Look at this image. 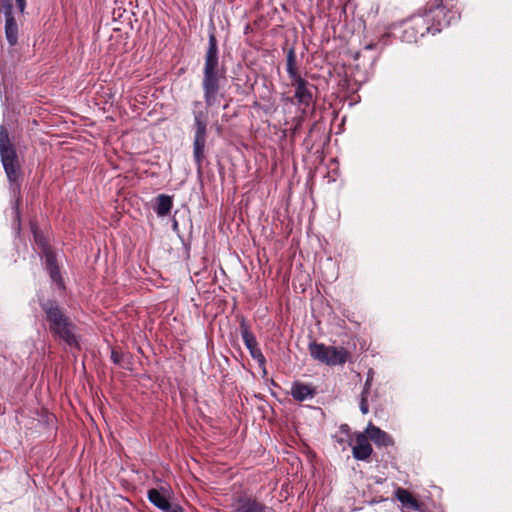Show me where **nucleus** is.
Listing matches in <instances>:
<instances>
[{"label": "nucleus", "instance_id": "f257e3e1", "mask_svg": "<svg viewBox=\"0 0 512 512\" xmlns=\"http://www.w3.org/2000/svg\"><path fill=\"white\" fill-rule=\"evenodd\" d=\"M45 314L49 332L52 337L70 348H78L79 344L75 333V325L67 316L63 307L56 300L48 299L40 302Z\"/></svg>", "mask_w": 512, "mask_h": 512}, {"label": "nucleus", "instance_id": "f03ea898", "mask_svg": "<svg viewBox=\"0 0 512 512\" xmlns=\"http://www.w3.org/2000/svg\"><path fill=\"white\" fill-rule=\"evenodd\" d=\"M224 74L225 72L219 66L218 42L212 32L208 38L202 79L203 96L207 107L213 106L216 103L220 90V81L225 77Z\"/></svg>", "mask_w": 512, "mask_h": 512}, {"label": "nucleus", "instance_id": "7ed1b4c3", "mask_svg": "<svg viewBox=\"0 0 512 512\" xmlns=\"http://www.w3.org/2000/svg\"><path fill=\"white\" fill-rule=\"evenodd\" d=\"M0 159L10 184V190L15 196L20 193L21 168L14 143L5 125L0 126Z\"/></svg>", "mask_w": 512, "mask_h": 512}, {"label": "nucleus", "instance_id": "20e7f679", "mask_svg": "<svg viewBox=\"0 0 512 512\" xmlns=\"http://www.w3.org/2000/svg\"><path fill=\"white\" fill-rule=\"evenodd\" d=\"M194 136H193V158L197 166V172L202 171V163L205 158V147L207 140L208 113L200 101L193 103Z\"/></svg>", "mask_w": 512, "mask_h": 512}, {"label": "nucleus", "instance_id": "39448f33", "mask_svg": "<svg viewBox=\"0 0 512 512\" xmlns=\"http://www.w3.org/2000/svg\"><path fill=\"white\" fill-rule=\"evenodd\" d=\"M429 19L418 14L399 23L391 24L394 38H398L402 42L413 43L426 33L434 35L437 29H434L433 25H429Z\"/></svg>", "mask_w": 512, "mask_h": 512}, {"label": "nucleus", "instance_id": "423d86ee", "mask_svg": "<svg viewBox=\"0 0 512 512\" xmlns=\"http://www.w3.org/2000/svg\"><path fill=\"white\" fill-rule=\"evenodd\" d=\"M421 16L430 18L429 25L437 29L435 34L460 20V13L457 10H448L441 0H435Z\"/></svg>", "mask_w": 512, "mask_h": 512}, {"label": "nucleus", "instance_id": "0eeeda50", "mask_svg": "<svg viewBox=\"0 0 512 512\" xmlns=\"http://www.w3.org/2000/svg\"><path fill=\"white\" fill-rule=\"evenodd\" d=\"M309 353L314 360L328 366L344 364L348 357V352L343 347L326 346L317 342L309 344Z\"/></svg>", "mask_w": 512, "mask_h": 512}, {"label": "nucleus", "instance_id": "6e6552de", "mask_svg": "<svg viewBox=\"0 0 512 512\" xmlns=\"http://www.w3.org/2000/svg\"><path fill=\"white\" fill-rule=\"evenodd\" d=\"M240 332L244 345L248 349L251 357L257 361L260 367L265 368L266 359L258 346L256 337L250 332L244 318L240 322Z\"/></svg>", "mask_w": 512, "mask_h": 512}, {"label": "nucleus", "instance_id": "1a4fd4ad", "mask_svg": "<svg viewBox=\"0 0 512 512\" xmlns=\"http://www.w3.org/2000/svg\"><path fill=\"white\" fill-rule=\"evenodd\" d=\"M229 512H274V510L254 497L240 496L233 501Z\"/></svg>", "mask_w": 512, "mask_h": 512}, {"label": "nucleus", "instance_id": "9d476101", "mask_svg": "<svg viewBox=\"0 0 512 512\" xmlns=\"http://www.w3.org/2000/svg\"><path fill=\"white\" fill-rule=\"evenodd\" d=\"M291 85L294 87V98L298 105L309 107L313 102L312 89L314 85L309 83L302 76L291 79Z\"/></svg>", "mask_w": 512, "mask_h": 512}, {"label": "nucleus", "instance_id": "9b49d317", "mask_svg": "<svg viewBox=\"0 0 512 512\" xmlns=\"http://www.w3.org/2000/svg\"><path fill=\"white\" fill-rule=\"evenodd\" d=\"M365 433L368 440L370 439L375 445L379 447H388L394 444L392 437L379 427L374 426L371 422L368 424Z\"/></svg>", "mask_w": 512, "mask_h": 512}, {"label": "nucleus", "instance_id": "f8f14e48", "mask_svg": "<svg viewBox=\"0 0 512 512\" xmlns=\"http://www.w3.org/2000/svg\"><path fill=\"white\" fill-rule=\"evenodd\" d=\"M372 451V446L366 435H357L355 445L352 448L353 457L357 460L365 461L371 456Z\"/></svg>", "mask_w": 512, "mask_h": 512}, {"label": "nucleus", "instance_id": "ddd939ff", "mask_svg": "<svg viewBox=\"0 0 512 512\" xmlns=\"http://www.w3.org/2000/svg\"><path fill=\"white\" fill-rule=\"evenodd\" d=\"M153 211L158 217H164L169 214L173 206V198L167 194H159L152 201Z\"/></svg>", "mask_w": 512, "mask_h": 512}, {"label": "nucleus", "instance_id": "4468645a", "mask_svg": "<svg viewBox=\"0 0 512 512\" xmlns=\"http://www.w3.org/2000/svg\"><path fill=\"white\" fill-rule=\"evenodd\" d=\"M394 37L391 29V25L388 26L387 31L379 38L377 43H369L365 45L363 51L357 52L354 56V59L358 61L360 57L366 51L378 50L379 52L383 50L386 46L391 43V38Z\"/></svg>", "mask_w": 512, "mask_h": 512}, {"label": "nucleus", "instance_id": "2eb2a0df", "mask_svg": "<svg viewBox=\"0 0 512 512\" xmlns=\"http://www.w3.org/2000/svg\"><path fill=\"white\" fill-rule=\"evenodd\" d=\"M44 264L52 281L55 283H60L62 281V277L60 274L59 267L57 265L56 256L49 249L44 250Z\"/></svg>", "mask_w": 512, "mask_h": 512}, {"label": "nucleus", "instance_id": "dca6fc26", "mask_svg": "<svg viewBox=\"0 0 512 512\" xmlns=\"http://www.w3.org/2000/svg\"><path fill=\"white\" fill-rule=\"evenodd\" d=\"M147 497L150 503H152L156 508L163 512L171 510V507L173 506L169 502L166 495L163 492L159 491L158 489H149L147 492Z\"/></svg>", "mask_w": 512, "mask_h": 512}, {"label": "nucleus", "instance_id": "f3484780", "mask_svg": "<svg viewBox=\"0 0 512 512\" xmlns=\"http://www.w3.org/2000/svg\"><path fill=\"white\" fill-rule=\"evenodd\" d=\"M290 394L297 401H305L307 399H312L314 397L315 391L311 386L307 384L295 382L291 387Z\"/></svg>", "mask_w": 512, "mask_h": 512}, {"label": "nucleus", "instance_id": "a211bd4d", "mask_svg": "<svg viewBox=\"0 0 512 512\" xmlns=\"http://www.w3.org/2000/svg\"><path fill=\"white\" fill-rule=\"evenodd\" d=\"M396 499L402 504V507L406 510L419 509V502L417 499L404 488H398L395 492Z\"/></svg>", "mask_w": 512, "mask_h": 512}, {"label": "nucleus", "instance_id": "6ab92c4d", "mask_svg": "<svg viewBox=\"0 0 512 512\" xmlns=\"http://www.w3.org/2000/svg\"><path fill=\"white\" fill-rule=\"evenodd\" d=\"M298 63L295 48L290 47L286 53V71L290 80L301 76L298 70Z\"/></svg>", "mask_w": 512, "mask_h": 512}, {"label": "nucleus", "instance_id": "aec40b11", "mask_svg": "<svg viewBox=\"0 0 512 512\" xmlns=\"http://www.w3.org/2000/svg\"><path fill=\"white\" fill-rule=\"evenodd\" d=\"M5 36L10 46H14L18 42V25L15 18L5 20Z\"/></svg>", "mask_w": 512, "mask_h": 512}, {"label": "nucleus", "instance_id": "412c9836", "mask_svg": "<svg viewBox=\"0 0 512 512\" xmlns=\"http://www.w3.org/2000/svg\"><path fill=\"white\" fill-rule=\"evenodd\" d=\"M369 79V74L367 70H361L359 64L355 65L353 70L350 72V80L353 81L356 85H362L366 83Z\"/></svg>", "mask_w": 512, "mask_h": 512}, {"label": "nucleus", "instance_id": "4be33fe9", "mask_svg": "<svg viewBox=\"0 0 512 512\" xmlns=\"http://www.w3.org/2000/svg\"><path fill=\"white\" fill-rule=\"evenodd\" d=\"M0 10L5 16V20L9 18H14L13 15V5L11 0H1L0 1Z\"/></svg>", "mask_w": 512, "mask_h": 512}, {"label": "nucleus", "instance_id": "5701e85b", "mask_svg": "<svg viewBox=\"0 0 512 512\" xmlns=\"http://www.w3.org/2000/svg\"><path fill=\"white\" fill-rule=\"evenodd\" d=\"M369 386H370L369 380H367L365 383L364 389L362 391L361 401H360V411L363 414H367L369 412V406H368L367 397H366V394L368 393Z\"/></svg>", "mask_w": 512, "mask_h": 512}, {"label": "nucleus", "instance_id": "b1692460", "mask_svg": "<svg viewBox=\"0 0 512 512\" xmlns=\"http://www.w3.org/2000/svg\"><path fill=\"white\" fill-rule=\"evenodd\" d=\"M110 358L115 365L124 367V362L126 358L125 353L118 352L116 349H112Z\"/></svg>", "mask_w": 512, "mask_h": 512}, {"label": "nucleus", "instance_id": "393cba45", "mask_svg": "<svg viewBox=\"0 0 512 512\" xmlns=\"http://www.w3.org/2000/svg\"><path fill=\"white\" fill-rule=\"evenodd\" d=\"M19 202H20V198L18 197L15 201V205L13 207L14 209V214H15V219L17 221V230L19 231L20 230V212H19Z\"/></svg>", "mask_w": 512, "mask_h": 512}, {"label": "nucleus", "instance_id": "a878e982", "mask_svg": "<svg viewBox=\"0 0 512 512\" xmlns=\"http://www.w3.org/2000/svg\"><path fill=\"white\" fill-rule=\"evenodd\" d=\"M34 237H35V241H36L40 246H42V247H43V251H44L45 249H48L47 247H45V241H44V239H43L42 237H40V236L37 234V232H36V231H34Z\"/></svg>", "mask_w": 512, "mask_h": 512}, {"label": "nucleus", "instance_id": "bb28decb", "mask_svg": "<svg viewBox=\"0 0 512 512\" xmlns=\"http://www.w3.org/2000/svg\"><path fill=\"white\" fill-rule=\"evenodd\" d=\"M15 1H16V5H17V8L19 9V11L21 13H24L25 8H26V0H15Z\"/></svg>", "mask_w": 512, "mask_h": 512}, {"label": "nucleus", "instance_id": "cd10ccee", "mask_svg": "<svg viewBox=\"0 0 512 512\" xmlns=\"http://www.w3.org/2000/svg\"><path fill=\"white\" fill-rule=\"evenodd\" d=\"M167 512H184L183 508L179 505H173L171 507V510H168Z\"/></svg>", "mask_w": 512, "mask_h": 512}, {"label": "nucleus", "instance_id": "c85d7f7f", "mask_svg": "<svg viewBox=\"0 0 512 512\" xmlns=\"http://www.w3.org/2000/svg\"><path fill=\"white\" fill-rule=\"evenodd\" d=\"M172 227H173L174 231H176L178 229V223L176 220L173 221Z\"/></svg>", "mask_w": 512, "mask_h": 512}, {"label": "nucleus", "instance_id": "c756f323", "mask_svg": "<svg viewBox=\"0 0 512 512\" xmlns=\"http://www.w3.org/2000/svg\"><path fill=\"white\" fill-rule=\"evenodd\" d=\"M375 60H376V56L371 57L370 64L372 65L375 62Z\"/></svg>", "mask_w": 512, "mask_h": 512}]
</instances>
